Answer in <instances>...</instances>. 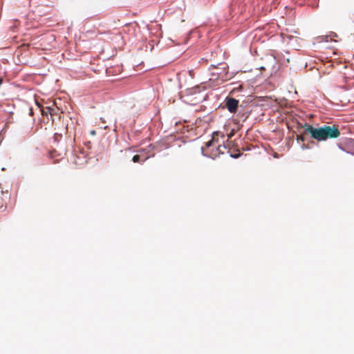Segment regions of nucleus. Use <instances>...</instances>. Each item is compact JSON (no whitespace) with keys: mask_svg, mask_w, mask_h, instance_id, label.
Here are the masks:
<instances>
[{"mask_svg":"<svg viewBox=\"0 0 354 354\" xmlns=\"http://www.w3.org/2000/svg\"><path fill=\"white\" fill-rule=\"evenodd\" d=\"M201 153L203 156L210 158L212 159H215L213 152H205L204 147H201Z\"/></svg>","mask_w":354,"mask_h":354,"instance_id":"7","label":"nucleus"},{"mask_svg":"<svg viewBox=\"0 0 354 354\" xmlns=\"http://www.w3.org/2000/svg\"><path fill=\"white\" fill-rule=\"evenodd\" d=\"M132 160L134 162H139L140 161V155H135L133 156Z\"/></svg>","mask_w":354,"mask_h":354,"instance_id":"10","label":"nucleus"},{"mask_svg":"<svg viewBox=\"0 0 354 354\" xmlns=\"http://www.w3.org/2000/svg\"><path fill=\"white\" fill-rule=\"evenodd\" d=\"M236 113H237V116L242 120V122H245L250 114V111H241V110L240 109H239V111Z\"/></svg>","mask_w":354,"mask_h":354,"instance_id":"6","label":"nucleus"},{"mask_svg":"<svg viewBox=\"0 0 354 354\" xmlns=\"http://www.w3.org/2000/svg\"><path fill=\"white\" fill-rule=\"evenodd\" d=\"M223 108L227 109V110L230 113H236L239 108H241V105L239 106V101L232 97L227 96L223 102Z\"/></svg>","mask_w":354,"mask_h":354,"instance_id":"3","label":"nucleus"},{"mask_svg":"<svg viewBox=\"0 0 354 354\" xmlns=\"http://www.w3.org/2000/svg\"><path fill=\"white\" fill-rule=\"evenodd\" d=\"M100 120L102 121L103 123L105 122V121L102 120V118H100Z\"/></svg>","mask_w":354,"mask_h":354,"instance_id":"15","label":"nucleus"},{"mask_svg":"<svg viewBox=\"0 0 354 354\" xmlns=\"http://www.w3.org/2000/svg\"><path fill=\"white\" fill-rule=\"evenodd\" d=\"M303 133L297 136V141L304 142L306 140L305 136L310 134V138L317 141H326L328 139L338 138L340 131L335 125H323L317 128L305 124L303 127Z\"/></svg>","mask_w":354,"mask_h":354,"instance_id":"1","label":"nucleus"},{"mask_svg":"<svg viewBox=\"0 0 354 354\" xmlns=\"http://www.w3.org/2000/svg\"><path fill=\"white\" fill-rule=\"evenodd\" d=\"M232 135V133H230V135H229V137L230 138Z\"/></svg>","mask_w":354,"mask_h":354,"instance_id":"17","label":"nucleus"},{"mask_svg":"<svg viewBox=\"0 0 354 354\" xmlns=\"http://www.w3.org/2000/svg\"><path fill=\"white\" fill-rule=\"evenodd\" d=\"M239 122H240V121H239V120H238L237 119H235V120H234V123H236V124H239Z\"/></svg>","mask_w":354,"mask_h":354,"instance_id":"12","label":"nucleus"},{"mask_svg":"<svg viewBox=\"0 0 354 354\" xmlns=\"http://www.w3.org/2000/svg\"><path fill=\"white\" fill-rule=\"evenodd\" d=\"M232 135V133H230V135H229V137L230 138Z\"/></svg>","mask_w":354,"mask_h":354,"instance_id":"18","label":"nucleus"},{"mask_svg":"<svg viewBox=\"0 0 354 354\" xmlns=\"http://www.w3.org/2000/svg\"><path fill=\"white\" fill-rule=\"evenodd\" d=\"M91 133H92V134H95V131H91Z\"/></svg>","mask_w":354,"mask_h":354,"instance_id":"16","label":"nucleus"},{"mask_svg":"<svg viewBox=\"0 0 354 354\" xmlns=\"http://www.w3.org/2000/svg\"><path fill=\"white\" fill-rule=\"evenodd\" d=\"M243 87L241 84H239V86L237 87H234L232 90V92H238V91H243Z\"/></svg>","mask_w":354,"mask_h":354,"instance_id":"9","label":"nucleus"},{"mask_svg":"<svg viewBox=\"0 0 354 354\" xmlns=\"http://www.w3.org/2000/svg\"><path fill=\"white\" fill-rule=\"evenodd\" d=\"M301 149H302L303 150H304V149H310V147L309 146V144L306 145V144H304V143L301 146Z\"/></svg>","mask_w":354,"mask_h":354,"instance_id":"11","label":"nucleus"},{"mask_svg":"<svg viewBox=\"0 0 354 354\" xmlns=\"http://www.w3.org/2000/svg\"><path fill=\"white\" fill-rule=\"evenodd\" d=\"M241 156H242L241 153H230V156L231 158H234V159L239 158Z\"/></svg>","mask_w":354,"mask_h":354,"instance_id":"8","label":"nucleus"},{"mask_svg":"<svg viewBox=\"0 0 354 354\" xmlns=\"http://www.w3.org/2000/svg\"><path fill=\"white\" fill-rule=\"evenodd\" d=\"M215 135L218 136V132H214L213 133V136H212V139L205 143L206 148H210V147L213 148L216 144H218V140H216L214 138Z\"/></svg>","mask_w":354,"mask_h":354,"instance_id":"5","label":"nucleus"},{"mask_svg":"<svg viewBox=\"0 0 354 354\" xmlns=\"http://www.w3.org/2000/svg\"><path fill=\"white\" fill-rule=\"evenodd\" d=\"M192 90L194 91V92H196V91L198 90V88H193Z\"/></svg>","mask_w":354,"mask_h":354,"instance_id":"13","label":"nucleus"},{"mask_svg":"<svg viewBox=\"0 0 354 354\" xmlns=\"http://www.w3.org/2000/svg\"><path fill=\"white\" fill-rule=\"evenodd\" d=\"M212 67L213 71L211 73V74L212 76H214L216 79L221 80L223 82L230 78L228 74V71L226 70V64L221 63L218 64V66L212 65Z\"/></svg>","mask_w":354,"mask_h":354,"instance_id":"2","label":"nucleus"},{"mask_svg":"<svg viewBox=\"0 0 354 354\" xmlns=\"http://www.w3.org/2000/svg\"><path fill=\"white\" fill-rule=\"evenodd\" d=\"M30 115H32V109H30V113H29Z\"/></svg>","mask_w":354,"mask_h":354,"instance_id":"14","label":"nucleus"},{"mask_svg":"<svg viewBox=\"0 0 354 354\" xmlns=\"http://www.w3.org/2000/svg\"><path fill=\"white\" fill-rule=\"evenodd\" d=\"M221 147L226 149L227 146L225 144L218 145L217 146L215 145L213 148H212L209 152H213L214 156L216 158L219 154L223 153V152L221 151Z\"/></svg>","mask_w":354,"mask_h":354,"instance_id":"4","label":"nucleus"},{"mask_svg":"<svg viewBox=\"0 0 354 354\" xmlns=\"http://www.w3.org/2000/svg\"><path fill=\"white\" fill-rule=\"evenodd\" d=\"M310 143H311V144H313V145H314V144H315V142H314V141H312Z\"/></svg>","mask_w":354,"mask_h":354,"instance_id":"19","label":"nucleus"}]
</instances>
